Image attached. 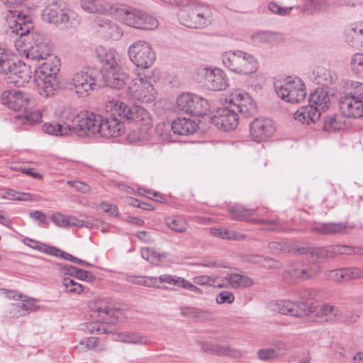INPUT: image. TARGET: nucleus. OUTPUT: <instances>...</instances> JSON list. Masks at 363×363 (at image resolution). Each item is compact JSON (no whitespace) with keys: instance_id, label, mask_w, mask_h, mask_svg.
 <instances>
[{"instance_id":"f257e3e1","label":"nucleus","mask_w":363,"mask_h":363,"mask_svg":"<svg viewBox=\"0 0 363 363\" xmlns=\"http://www.w3.org/2000/svg\"><path fill=\"white\" fill-rule=\"evenodd\" d=\"M106 110L112 112L110 117L102 118L100 115L88 111L81 112V137L89 133H99L104 138H116L123 133V125L121 121L113 116L118 114L138 126L133 130V138L129 135L132 142L147 140L154 131L153 123L150 113L143 107L133 105L128 106L119 100L112 99L106 103Z\"/></svg>"},{"instance_id":"f03ea898","label":"nucleus","mask_w":363,"mask_h":363,"mask_svg":"<svg viewBox=\"0 0 363 363\" xmlns=\"http://www.w3.org/2000/svg\"><path fill=\"white\" fill-rule=\"evenodd\" d=\"M11 16H8L11 33L19 36L15 41V46L19 55H24L28 60L40 62L48 60L52 57V49L49 43V40L43 35L38 33L30 34L31 40L29 46L24 43L25 38L33 28L30 17L21 14L17 11H9Z\"/></svg>"},{"instance_id":"7ed1b4c3","label":"nucleus","mask_w":363,"mask_h":363,"mask_svg":"<svg viewBox=\"0 0 363 363\" xmlns=\"http://www.w3.org/2000/svg\"><path fill=\"white\" fill-rule=\"evenodd\" d=\"M0 74L6 75L7 84L23 86L31 77L30 66L18 61L14 62L10 57L9 51L0 45Z\"/></svg>"},{"instance_id":"20e7f679","label":"nucleus","mask_w":363,"mask_h":363,"mask_svg":"<svg viewBox=\"0 0 363 363\" xmlns=\"http://www.w3.org/2000/svg\"><path fill=\"white\" fill-rule=\"evenodd\" d=\"M213 9L208 4L194 0L184 10L178 12L179 22L190 28H203L209 26L213 20Z\"/></svg>"},{"instance_id":"39448f33","label":"nucleus","mask_w":363,"mask_h":363,"mask_svg":"<svg viewBox=\"0 0 363 363\" xmlns=\"http://www.w3.org/2000/svg\"><path fill=\"white\" fill-rule=\"evenodd\" d=\"M42 18L45 22L61 26L65 28H76L81 22L79 14L66 8L62 1H55L45 7L42 11Z\"/></svg>"},{"instance_id":"423d86ee","label":"nucleus","mask_w":363,"mask_h":363,"mask_svg":"<svg viewBox=\"0 0 363 363\" xmlns=\"http://www.w3.org/2000/svg\"><path fill=\"white\" fill-rule=\"evenodd\" d=\"M223 65L232 72L247 75L255 73L259 67L257 58L250 53L242 51H228L222 54Z\"/></svg>"},{"instance_id":"0eeeda50","label":"nucleus","mask_w":363,"mask_h":363,"mask_svg":"<svg viewBox=\"0 0 363 363\" xmlns=\"http://www.w3.org/2000/svg\"><path fill=\"white\" fill-rule=\"evenodd\" d=\"M59 118L61 123H45L43 128V130L54 135H67L75 133L81 137V113H77L71 107L65 106L60 113Z\"/></svg>"},{"instance_id":"6e6552de","label":"nucleus","mask_w":363,"mask_h":363,"mask_svg":"<svg viewBox=\"0 0 363 363\" xmlns=\"http://www.w3.org/2000/svg\"><path fill=\"white\" fill-rule=\"evenodd\" d=\"M104 78L101 71L89 68L73 74L69 79V84L79 96H84L88 95L89 91L102 86Z\"/></svg>"},{"instance_id":"1a4fd4ad","label":"nucleus","mask_w":363,"mask_h":363,"mask_svg":"<svg viewBox=\"0 0 363 363\" xmlns=\"http://www.w3.org/2000/svg\"><path fill=\"white\" fill-rule=\"evenodd\" d=\"M274 88L281 99L291 104L301 102L306 96L305 84L298 77L288 76L277 82Z\"/></svg>"},{"instance_id":"9d476101","label":"nucleus","mask_w":363,"mask_h":363,"mask_svg":"<svg viewBox=\"0 0 363 363\" xmlns=\"http://www.w3.org/2000/svg\"><path fill=\"white\" fill-rule=\"evenodd\" d=\"M153 79L148 75L132 79L127 89V95L133 100L150 103L156 99L157 91L152 84Z\"/></svg>"},{"instance_id":"9b49d317","label":"nucleus","mask_w":363,"mask_h":363,"mask_svg":"<svg viewBox=\"0 0 363 363\" xmlns=\"http://www.w3.org/2000/svg\"><path fill=\"white\" fill-rule=\"evenodd\" d=\"M130 60L137 66L144 69L150 67L156 59L155 52L150 43L137 40L128 48Z\"/></svg>"},{"instance_id":"f8f14e48","label":"nucleus","mask_w":363,"mask_h":363,"mask_svg":"<svg viewBox=\"0 0 363 363\" xmlns=\"http://www.w3.org/2000/svg\"><path fill=\"white\" fill-rule=\"evenodd\" d=\"M177 108L192 116H202L209 111L206 99L193 94H182L177 99Z\"/></svg>"},{"instance_id":"ddd939ff","label":"nucleus","mask_w":363,"mask_h":363,"mask_svg":"<svg viewBox=\"0 0 363 363\" xmlns=\"http://www.w3.org/2000/svg\"><path fill=\"white\" fill-rule=\"evenodd\" d=\"M225 101L244 118H250L257 113V106L252 99L244 91L236 89L229 94Z\"/></svg>"},{"instance_id":"4468645a","label":"nucleus","mask_w":363,"mask_h":363,"mask_svg":"<svg viewBox=\"0 0 363 363\" xmlns=\"http://www.w3.org/2000/svg\"><path fill=\"white\" fill-rule=\"evenodd\" d=\"M212 123L225 131L235 129L238 124V115L231 105L219 108L211 118Z\"/></svg>"},{"instance_id":"2eb2a0df","label":"nucleus","mask_w":363,"mask_h":363,"mask_svg":"<svg viewBox=\"0 0 363 363\" xmlns=\"http://www.w3.org/2000/svg\"><path fill=\"white\" fill-rule=\"evenodd\" d=\"M321 271L320 266L306 265L301 262L292 263L284 271V277H290L295 281H301L312 279Z\"/></svg>"},{"instance_id":"dca6fc26","label":"nucleus","mask_w":363,"mask_h":363,"mask_svg":"<svg viewBox=\"0 0 363 363\" xmlns=\"http://www.w3.org/2000/svg\"><path fill=\"white\" fill-rule=\"evenodd\" d=\"M29 96L16 90H6L1 94V102L14 111H26L29 103Z\"/></svg>"},{"instance_id":"f3484780","label":"nucleus","mask_w":363,"mask_h":363,"mask_svg":"<svg viewBox=\"0 0 363 363\" xmlns=\"http://www.w3.org/2000/svg\"><path fill=\"white\" fill-rule=\"evenodd\" d=\"M250 131L254 140L261 142L272 135L275 132V126L269 118H257L250 123Z\"/></svg>"},{"instance_id":"a211bd4d","label":"nucleus","mask_w":363,"mask_h":363,"mask_svg":"<svg viewBox=\"0 0 363 363\" xmlns=\"http://www.w3.org/2000/svg\"><path fill=\"white\" fill-rule=\"evenodd\" d=\"M113 15L125 25L139 29V20L141 16L140 9L117 4Z\"/></svg>"},{"instance_id":"6ab92c4d","label":"nucleus","mask_w":363,"mask_h":363,"mask_svg":"<svg viewBox=\"0 0 363 363\" xmlns=\"http://www.w3.org/2000/svg\"><path fill=\"white\" fill-rule=\"evenodd\" d=\"M354 226L347 222L339 223H319L311 228V231L314 233L333 235L349 234Z\"/></svg>"},{"instance_id":"aec40b11","label":"nucleus","mask_w":363,"mask_h":363,"mask_svg":"<svg viewBox=\"0 0 363 363\" xmlns=\"http://www.w3.org/2000/svg\"><path fill=\"white\" fill-rule=\"evenodd\" d=\"M117 4L107 0H81L80 6L84 11L89 13L113 15Z\"/></svg>"},{"instance_id":"412c9836","label":"nucleus","mask_w":363,"mask_h":363,"mask_svg":"<svg viewBox=\"0 0 363 363\" xmlns=\"http://www.w3.org/2000/svg\"><path fill=\"white\" fill-rule=\"evenodd\" d=\"M96 53L98 60L101 64V70L102 72L108 73L112 70H118L117 52L113 49H106L102 46L96 49Z\"/></svg>"},{"instance_id":"4be33fe9","label":"nucleus","mask_w":363,"mask_h":363,"mask_svg":"<svg viewBox=\"0 0 363 363\" xmlns=\"http://www.w3.org/2000/svg\"><path fill=\"white\" fill-rule=\"evenodd\" d=\"M342 113L347 118L363 117V101L357 100L352 96H344L340 100Z\"/></svg>"},{"instance_id":"5701e85b","label":"nucleus","mask_w":363,"mask_h":363,"mask_svg":"<svg viewBox=\"0 0 363 363\" xmlns=\"http://www.w3.org/2000/svg\"><path fill=\"white\" fill-rule=\"evenodd\" d=\"M206 86L211 90L220 91L228 86V78L223 70L215 69H206Z\"/></svg>"},{"instance_id":"b1692460","label":"nucleus","mask_w":363,"mask_h":363,"mask_svg":"<svg viewBox=\"0 0 363 363\" xmlns=\"http://www.w3.org/2000/svg\"><path fill=\"white\" fill-rule=\"evenodd\" d=\"M89 308L91 317L98 322L106 323L109 321L111 314V308L108 302L103 299L94 300L89 302Z\"/></svg>"},{"instance_id":"393cba45","label":"nucleus","mask_w":363,"mask_h":363,"mask_svg":"<svg viewBox=\"0 0 363 363\" xmlns=\"http://www.w3.org/2000/svg\"><path fill=\"white\" fill-rule=\"evenodd\" d=\"M314 313L317 318L328 323L337 322L342 317L341 310L338 307L329 303L315 306Z\"/></svg>"},{"instance_id":"a878e982","label":"nucleus","mask_w":363,"mask_h":363,"mask_svg":"<svg viewBox=\"0 0 363 363\" xmlns=\"http://www.w3.org/2000/svg\"><path fill=\"white\" fill-rule=\"evenodd\" d=\"M103 74L104 78L102 86L106 84L113 89H121L130 82L129 76L122 71L121 67H118V70H112Z\"/></svg>"},{"instance_id":"bb28decb","label":"nucleus","mask_w":363,"mask_h":363,"mask_svg":"<svg viewBox=\"0 0 363 363\" xmlns=\"http://www.w3.org/2000/svg\"><path fill=\"white\" fill-rule=\"evenodd\" d=\"M362 27L363 22H359L352 23L345 28V39L347 43H351L352 46L356 48H362Z\"/></svg>"},{"instance_id":"cd10ccee","label":"nucleus","mask_w":363,"mask_h":363,"mask_svg":"<svg viewBox=\"0 0 363 363\" xmlns=\"http://www.w3.org/2000/svg\"><path fill=\"white\" fill-rule=\"evenodd\" d=\"M201 349L203 352L214 353L218 355H228L235 358H239L242 357V352L240 350L233 349L230 347L220 346L214 345L210 342L201 341L199 342Z\"/></svg>"},{"instance_id":"c85d7f7f","label":"nucleus","mask_w":363,"mask_h":363,"mask_svg":"<svg viewBox=\"0 0 363 363\" xmlns=\"http://www.w3.org/2000/svg\"><path fill=\"white\" fill-rule=\"evenodd\" d=\"M330 103V96L327 89L317 88L310 94L309 104H312L318 111H325Z\"/></svg>"},{"instance_id":"c756f323","label":"nucleus","mask_w":363,"mask_h":363,"mask_svg":"<svg viewBox=\"0 0 363 363\" xmlns=\"http://www.w3.org/2000/svg\"><path fill=\"white\" fill-rule=\"evenodd\" d=\"M171 128L174 133L186 135L195 133L198 128V125L191 119L178 118L172 123Z\"/></svg>"},{"instance_id":"7c9ffc66","label":"nucleus","mask_w":363,"mask_h":363,"mask_svg":"<svg viewBox=\"0 0 363 363\" xmlns=\"http://www.w3.org/2000/svg\"><path fill=\"white\" fill-rule=\"evenodd\" d=\"M36 82L39 94L46 98L53 96L59 86L56 77H41L39 75Z\"/></svg>"},{"instance_id":"2f4dec72","label":"nucleus","mask_w":363,"mask_h":363,"mask_svg":"<svg viewBox=\"0 0 363 363\" xmlns=\"http://www.w3.org/2000/svg\"><path fill=\"white\" fill-rule=\"evenodd\" d=\"M320 117V113L318 111V109L310 104L301 107L294 113L295 120L306 124L315 123Z\"/></svg>"},{"instance_id":"473e14b6","label":"nucleus","mask_w":363,"mask_h":363,"mask_svg":"<svg viewBox=\"0 0 363 363\" xmlns=\"http://www.w3.org/2000/svg\"><path fill=\"white\" fill-rule=\"evenodd\" d=\"M97 26L101 28V32L104 33L106 37L108 38L118 40L123 35L122 28L109 19L104 18L99 19L97 21Z\"/></svg>"},{"instance_id":"72a5a7b5","label":"nucleus","mask_w":363,"mask_h":363,"mask_svg":"<svg viewBox=\"0 0 363 363\" xmlns=\"http://www.w3.org/2000/svg\"><path fill=\"white\" fill-rule=\"evenodd\" d=\"M44 60L45 62L36 70L38 76L41 75V77H56V74L60 71V60L52 55V57H49L48 60Z\"/></svg>"},{"instance_id":"f704fd0d","label":"nucleus","mask_w":363,"mask_h":363,"mask_svg":"<svg viewBox=\"0 0 363 363\" xmlns=\"http://www.w3.org/2000/svg\"><path fill=\"white\" fill-rule=\"evenodd\" d=\"M251 39L254 43H268L270 45H277L284 40L280 33L270 31H259L251 35Z\"/></svg>"},{"instance_id":"c9c22d12","label":"nucleus","mask_w":363,"mask_h":363,"mask_svg":"<svg viewBox=\"0 0 363 363\" xmlns=\"http://www.w3.org/2000/svg\"><path fill=\"white\" fill-rule=\"evenodd\" d=\"M225 279L232 288L249 287L253 284L251 278L240 274H228Z\"/></svg>"},{"instance_id":"e433bc0d","label":"nucleus","mask_w":363,"mask_h":363,"mask_svg":"<svg viewBox=\"0 0 363 363\" xmlns=\"http://www.w3.org/2000/svg\"><path fill=\"white\" fill-rule=\"evenodd\" d=\"M228 213L231 215V218L238 220H249L251 216L254 215V209H247L242 206L235 204L228 208Z\"/></svg>"},{"instance_id":"4c0bfd02","label":"nucleus","mask_w":363,"mask_h":363,"mask_svg":"<svg viewBox=\"0 0 363 363\" xmlns=\"http://www.w3.org/2000/svg\"><path fill=\"white\" fill-rule=\"evenodd\" d=\"M164 223L169 228L177 233H184L188 227L186 220L179 216H167L164 218Z\"/></svg>"},{"instance_id":"58836bf2","label":"nucleus","mask_w":363,"mask_h":363,"mask_svg":"<svg viewBox=\"0 0 363 363\" xmlns=\"http://www.w3.org/2000/svg\"><path fill=\"white\" fill-rule=\"evenodd\" d=\"M337 74L325 67H318L316 71L315 79L319 84L328 86L337 80Z\"/></svg>"},{"instance_id":"ea45409f","label":"nucleus","mask_w":363,"mask_h":363,"mask_svg":"<svg viewBox=\"0 0 363 363\" xmlns=\"http://www.w3.org/2000/svg\"><path fill=\"white\" fill-rule=\"evenodd\" d=\"M139 29L152 30L158 27L159 22L153 16L141 10V16L139 20Z\"/></svg>"},{"instance_id":"a19ab883","label":"nucleus","mask_w":363,"mask_h":363,"mask_svg":"<svg viewBox=\"0 0 363 363\" xmlns=\"http://www.w3.org/2000/svg\"><path fill=\"white\" fill-rule=\"evenodd\" d=\"M292 316L302 317L307 316L310 313H314L315 306L313 303H308L304 301L294 302Z\"/></svg>"},{"instance_id":"79ce46f5","label":"nucleus","mask_w":363,"mask_h":363,"mask_svg":"<svg viewBox=\"0 0 363 363\" xmlns=\"http://www.w3.org/2000/svg\"><path fill=\"white\" fill-rule=\"evenodd\" d=\"M119 340L123 342L146 345L148 342L147 337L133 332L121 333L118 335Z\"/></svg>"},{"instance_id":"37998d69","label":"nucleus","mask_w":363,"mask_h":363,"mask_svg":"<svg viewBox=\"0 0 363 363\" xmlns=\"http://www.w3.org/2000/svg\"><path fill=\"white\" fill-rule=\"evenodd\" d=\"M21 304L13 303V306L20 308L22 313L20 315H25L29 313L35 312L39 308V306L36 304L37 299L26 296V298L21 300Z\"/></svg>"},{"instance_id":"c03bdc74","label":"nucleus","mask_w":363,"mask_h":363,"mask_svg":"<svg viewBox=\"0 0 363 363\" xmlns=\"http://www.w3.org/2000/svg\"><path fill=\"white\" fill-rule=\"evenodd\" d=\"M127 280L133 284L148 287H160L159 285H157V277L131 275L127 277Z\"/></svg>"},{"instance_id":"a18cd8bd","label":"nucleus","mask_w":363,"mask_h":363,"mask_svg":"<svg viewBox=\"0 0 363 363\" xmlns=\"http://www.w3.org/2000/svg\"><path fill=\"white\" fill-rule=\"evenodd\" d=\"M274 311L284 315H290L292 316L293 308L294 307V302L289 300H279L272 303Z\"/></svg>"},{"instance_id":"49530a36","label":"nucleus","mask_w":363,"mask_h":363,"mask_svg":"<svg viewBox=\"0 0 363 363\" xmlns=\"http://www.w3.org/2000/svg\"><path fill=\"white\" fill-rule=\"evenodd\" d=\"M329 6L328 0H305L304 9L309 11H325Z\"/></svg>"},{"instance_id":"de8ad7c7","label":"nucleus","mask_w":363,"mask_h":363,"mask_svg":"<svg viewBox=\"0 0 363 363\" xmlns=\"http://www.w3.org/2000/svg\"><path fill=\"white\" fill-rule=\"evenodd\" d=\"M313 255L314 258L328 259L334 258L336 256V252H335L334 245L328 247L315 246Z\"/></svg>"},{"instance_id":"09e8293b","label":"nucleus","mask_w":363,"mask_h":363,"mask_svg":"<svg viewBox=\"0 0 363 363\" xmlns=\"http://www.w3.org/2000/svg\"><path fill=\"white\" fill-rule=\"evenodd\" d=\"M62 284L68 293L79 294L83 291L82 285L77 283L74 279L69 277H64Z\"/></svg>"},{"instance_id":"8fccbe9b","label":"nucleus","mask_w":363,"mask_h":363,"mask_svg":"<svg viewBox=\"0 0 363 363\" xmlns=\"http://www.w3.org/2000/svg\"><path fill=\"white\" fill-rule=\"evenodd\" d=\"M350 65L353 72L363 78V54H355L351 60Z\"/></svg>"},{"instance_id":"3c124183","label":"nucleus","mask_w":363,"mask_h":363,"mask_svg":"<svg viewBox=\"0 0 363 363\" xmlns=\"http://www.w3.org/2000/svg\"><path fill=\"white\" fill-rule=\"evenodd\" d=\"M257 357L262 361H271L278 358L279 352L274 348H262L257 351Z\"/></svg>"},{"instance_id":"603ef678","label":"nucleus","mask_w":363,"mask_h":363,"mask_svg":"<svg viewBox=\"0 0 363 363\" xmlns=\"http://www.w3.org/2000/svg\"><path fill=\"white\" fill-rule=\"evenodd\" d=\"M342 124L340 121L337 120V117L335 115H330L327 116L325 120L323 129L328 132H335L341 129Z\"/></svg>"},{"instance_id":"864d4df0","label":"nucleus","mask_w":363,"mask_h":363,"mask_svg":"<svg viewBox=\"0 0 363 363\" xmlns=\"http://www.w3.org/2000/svg\"><path fill=\"white\" fill-rule=\"evenodd\" d=\"M345 96H352L357 100L363 101V84L358 82H351L350 88Z\"/></svg>"},{"instance_id":"5fc2aeb1","label":"nucleus","mask_w":363,"mask_h":363,"mask_svg":"<svg viewBox=\"0 0 363 363\" xmlns=\"http://www.w3.org/2000/svg\"><path fill=\"white\" fill-rule=\"evenodd\" d=\"M157 279V284L161 283H167L178 286H182L184 278L180 277H175L169 274H163L160 276Z\"/></svg>"},{"instance_id":"6e6d98bb","label":"nucleus","mask_w":363,"mask_h":363,"mask_svg":"<svg viewBox=\"0 0 363 363\" xmlns=\"http://www.w3.org/2000/svg\"><path fill=\"white\" fill-rule=\"evenodd\" d=\"M315 246H311L308 244H304L302 246L294 247L291 252L298 255H309L311 258H314L313 252Z\"/></svg>"},{"instance_id":"4d7b16f0","label":"nucleus","mask_w":363,"mask_h":363,"mask_svg":"<svg viewBox=\"0 0 363 363\" xmlns=\"http://www.w3.org/2000/svg\"><path fill=\"white\" fill-rule=\"evenodd\" d=\"M0 295L6 297L9 300L21 301L26 298V295L15 290H9L6 289H0Z\"/></svg>"},{"instance_id":"13d9d810","label":"nucleus","mask_w":363,"mask_h":363,"mask_svg":"<svg viewBox=\"0 0 363 363\" xmlns=\"http://www.w3.org/2000/svg\"><path fill=\"white\" fill-rule=\"evenodd\" d=\"M295 6L290 7H281L274 2H270L268 4V9L273 13H276L280 16L288 15Z\"/></svg>"},{"instance_id":"bf43d9fd","label":"nucleus","mask_w":363,"mask_h":363,"mask_svg":"<svg viewBox=\"0 0 363 363\" xmlns=\"http://www.w3.org/2000/svg\"><path fill=\"white\" fill-rule=\"evenodd\" d=\"M246 260L249 262L258 264L264 268H271L272 264H265L264 262H274V259L267 257H263L259 255H250L246 258Z\"/></svg>"},{"instance_id":"052dcab7","label":"nucleus","mask_w":363,"mask_h":363,"mask_svg":"<svg viewBox=\"0 0 363 363\" xmlns=\"http://www.w3.org/2000/svg\"><path fill=\"white\" fill-rule=\"evenodd\" d=\"M104 323L98 322L96 320L94 323H89L86 325V330L91 333H98L100 334H104L107 333L106 326L103 324Z\"/></svg>"},{"instance_id":"680f3d73","label":"nucleus","mask_w":363,"mask_h":363,"mask_svg":"<svg viewBox=\"0 0 363 363\" xmlns=\"http://www.w3.org/2000/svg\"><path fill=\"white\" fill-rule=\"evenodd\" d=\"M234 300L235 296L233 294L227 291H221L216 298V301L218 304L232 303Z\"/></svg>"},{"instance_id":"e2e57ef3","label":"nucleus","mask_w":363,"mask_h":363,"mask_svg":"<svg viewBox=\"0 0 363 363\" xmlns=\"http://www.w3.org/2000/svg\"><path fill=\"white\" fill-rule=\"evenodd\" d=\"M30 218L34 220L38 221L39 225L43 227L48 226L49 221L47 219L46 215L40 211H35L29 214Z\"/></svg>"},{"instance_id":"0e129e2a","label":"nucleus","mask_w":363,"mask_h":363,"mask_svg":"<svg viewBox=\"0 0 363 363\" xmlns=\"http://www.w3.org/2000/svg\"><path fill=\"white\" fill-rule=\"evenodd\" d=\"M348 281L363 277V269L357 267H346Z\"/></svg>"},{"instance_id":"69168bd1","label":"nucleus","mask_w":363,"mask_h":363,"mask_svg":"<svg viewBox=\"0 0 363 363\" xmlns=\"http://www.w3.org/2000/svg\"><path fill=\"white\" fill-rule=\"evenodd\" d=\"M80 345L86 350H95L99 345V340L95 337L84 338L81 340Z\"/></svg>"},{"instance_id":"338daca9","label":"nucleus","mask_w":363,"mask_h":363,"mask_svg":"<svg viewBox=\"0 0 363 363\" xmlns=\"http://www.w3.org/2000/svg\"><path fill=\"white\" fill-rule=\"evenodd\" d=\"M221 238L226 240H240L245 238V235L240 234L235 231L228 230L225 228L223 229Z\"/></svg>"},{"instance_id":"774afa93","label":"nucleus","mask_w":363,"mask_h":363,"mask_svg":"<svg viewBox=\"0 0 363 363\" xmlns=\"http://www.w3.org/2000/svg\"><path fill=\"white\" fill-rule=\"evenodd\" d=\"M67 184L75 189L76 190L81 191L84 194L88 193L90 191V186L86 184L79 182V181H68Z\"/></svg>"}]
</instances>
